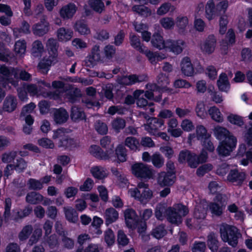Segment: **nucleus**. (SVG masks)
<instances>
[{
	"label": "nucleus",
	"mask_w": 252,
	"mask_h": 252,
	"mask_svg": "<svg viewBox=\"0 0 252 252\" xmlns=\"http://www.w3.org/2000/svg\"><path fill=\"white\" fill-rule=\"evenodd\" d=\"M220 233L223 242L227 243L233 248L237 247L238 239L241 237V234L235 226L222 224L220 226Z\"/></svg>",
	"instance_id": "1"
},
{
	"label": "nucleus",
	"mask_w": 252,
	"mask_h": 252,
	"mask_svg": "<svg viewBox=\"0 0 252 252\" xmlns=\"http://www.w3.org/2000/svg\"><path fill=\"white\" fill-rule=\"evenodd\" d=\"M130 195L145 204L153 197V193L149 188V185L145 182L138 183L137 187L129 190Z\"/></svg>",
	"instance_id": "2"
},
{
	"label": "nucleus",
	"mask_w": 252,
	"mask_h": 252,
	"mask_svg": "<svg viewBox=\"0 0 252 252\" xmlns=\"http://www.w3.org/2000/svg\"><path fill=\"white\" fill-rule=\"evenodd\" d=\"M189 209L181 204L174 205L172 207L166 209V214L168 220L172 223L178 224L182 222V217L187 215Z\"/></svg>",
	"instance_id": "3"
},
{
	"label": "nucleus",
	"mask_w": 252,
	"mask_h": 252,
	"mask_svg": "<svg viewBox=\"0 0 252 252\" xmlns=\"http://www.w3.org/2000/svg\"><path fill=\"white\" fill-rule=\"evenodd\" d=\"M228 197L223 194H218L214 199V202H211L209 206L210 210L213 215L220 216L227 204Z\"/></svg>",
	"instance_id": "4"
},
{
	"label": "nucleus",
	"mask_w": 252,
	"mask_h": 252,
	"mask_svg": "<svg viewBox=\"0 0 252 252\" xmlns=\"http://www.w3.org/2000/svg\"><path fill=\"white\" fill-rule=\"evenodd\" d=\"M104 57L103 56L100 47L98 45H94L91 50L90 54L85 60V65L89 67H94L98 63L104 62Z\"/></svg>",
	"instance_id": "5"
},
{
	"label": "nucleus",
	"mask_w": 252,
	"mask_h": 252,
	"mask_svg": "<svg viewBox=\"0 0 252 252\" xmlns=\"http://www.w3.org/2000/svg\"><path fill=\"white\" fill-rule=\"evenodd\" d=\"M131 169L132 173L136 177L141 179H150L154 174L153 170L149 166L143 163L133 164Z\"/></svg>",
	"instance_id": "6"
},
{
	"label": "nucleus",
	"mask_w": 252,
	"mask_h": 252,
	"mask_svg": "<svg viewBox=\"0 0 252 252\" xmlns=\"http://www.w3.org/2000/svg\"><path fill=\"white\" fill-rule=\"evenodd\" d=\"M237 142L236 138L234 136H229L227 139L223 141L217 148L219 155L223 156L228 155L235 147Z\"/></svg>",
	"instance_id": "7"
},
{
	"label": "nucleus",
	"mask_w": 252,
	"mask_h": 252,
	"mask_svg": "<svg viewBox=\"0 0 252 252\" xmlns=\"http://www.w3.org/2000/svg\"><path fill=\"white\" fill-rule=\"evenodd\" d=\"M178 161L180 163L188 162L191 168H196L198 166V162L196 161V155L188 150H184L180 152Z\"/></svg>",
	"instance_id": "8"
},
{
	"label": "nucleus",
	"mask_w": 252,
	"mask_h": 252,
	"mask_svg": "<svg viewBox=\"0 0 252 252\" xmlns=\"http://www.w3.org/2000/svg\"><path fill=\"white\" fill-rule=\"evenodd\" d=\"M164 121L160 119L153 118L147 124H144L145 129L150 134L155 135L164 127Z\"/></svg>",
	"instance_id": "9"
},
{
	"label": "nucleus",
	"mask_w": 252,
	"mask_h": 252,
	"mask_svg": "<svg viewBox=\"0 0 252 252\" xmlns=\"http://www.w3.org/2000/svg\"><path fill=\"white\" fill-rule=\"evenodd\" d=\"M186 46V43L181 39H169L165 41V48L169 50L175 55L181 54Z\"/></svg>",
	"instance_id": "10"
},
{
	"label": "nucleus",
	"mask_w": 252,
	"mask_h": 252,
	"mask_svg": "<svg viewBox=\"0 0 252 252\" xmlns=\"http://www.w3.org/2000/svg\"><path fill=\"white\" fill-rule=\"evenodd\" d=\"M126 226L130 228H135L138 222L139 218L134 210L128 208L124 212Z\"/></svg>",
	"instance_id": "11"
},
{
	"label": "nucleus",
	"mask_w": 252,
	"mask_h": 252,
	"mask_svg": "<svg viewBox=\"0 0 252 252\" xmlns=\"http://www.w3.org/2000/svg\"><path fill=\"white\" fill-rule=\"evenodd\" d=\"M175 179V172H161L158 174V182L161 186H170L174 184Z\"/></svg>",
	"instance_id": "12"
},
{
	"label": "nucleus",
	"mask_w": 252,
	"mask_h": 252,
	"mask_svg": "<svg viewBox=\"0 0 252 252\" xmlns=\"http://www.w3.org/2000/svg\"><path fill=\"white\" fill-rule=\"evenodd\" d=\"M49 23L45 21V16H43L40 22L33 25L32 27L33 33L38 36L46 34L49 30Z\"/></svg>",
	"instance_id": "13"
},
{
	"label": "nucleus",
	"mask_w": 252,
	"mask_h": 252,
	"mask_svg": "<svg viewBox=\"0 0 252 252\" xmlns=\"http://www.w3.org/2000/svg\"><path fill=\"white\" fill-rule=\"evenodd\" d=\"M245 179V173L236 169L230 170L227 176V180L236 186H241Z\"/></svg>",
	"instance_id": "14"
},
{
	"label": "nucleus",
	"mask_w": 252,
	"mask_h": 252,
	"mask_svg": "<svg viewBox=\"0 0 252 252\" xmlns=\"http://www.w3.org/2000/svg\"><path fill=\"white\" fill-rule=\"evenodd\" d=\"M216 44V37L213 34H210L204 40L201 46V49L203 52L210 54L214 51Z\"/></svg>",
	"instance_id": "15"
},
{
	"label": "nucleus",
	"mask_w": 252,
	"mask_h": 252,
	"mask_svg": "<svg viewBox=\"0 0 252 252\" xmlns=\"http://www.w3.org/2000/svg\"><path fill=\"white\" fill-rule=\"evenodd\" d=\"M89 152L93 156L100 159H108L110 158L113 155V151L111 150L106 151V152H104L97 145H92L90 148Z\"/></svg>",
	"instance_id": "16"
},
{
	"label": "nucleus",
	"mask_w": 252,
	"mask_h": 252,
	"mask_svg": "<svg viewBox=\"0 0 252 252\" xmlns=\"http://www.w3.org/2000/svg\"><path fill=\"white\" fill-rule=\"evenodd\" d=\"M17 103V100L15 96L8 95L4 100L1 111L11 113L16 109Z\"/></svg>",
	"instance_id": "17"
},
{
	"label": "nucleus",
	"mask_w": 252,
	"mask_h": 252,
	"mask_svg": "<svg viewBox=\"0 0 252 252\" xmlns=\"http://www.w3.org/2000/svg\"><path fill=\"white\" fill-rule=\"evenodd\" d=\"M36 84L38 95H41L44 97H49L50 98L53 99H56L58 97L57 94H56L51 92H46L43 90L44 87L48 88H51V85L49 83H47L44 80H40L38 81Z\"/></svg>",
	"instance_id": "18"
},
{
	"label": "nucleus",
	"mask_w": 252,
	"mask_h": 252,
	"mask_svg": "<svg viewBox=\"0 0 252 252\" xmlns=\"http://www.w3.org/2000/svg\"><path fill=\"white\" fill-rule=\"evenodd\" d=\"M69 117V115L67 111L63 108H60L56 109L53 112V120L57 124H63L65 123Z\"/></svg>",
	"instance_id": "19"
},
{
	"label": "nucleus",
	"mask_w": 252,
	"mask_h": 252,
	"mask_svg": "<svg viewBox=\"0 0 252 252\" xmlns=\"http://www.w3.org/2000/svg\"><path fill=\"white\" fill-rule=\"evenodd\" d=\"M180 65L183 74L187 76L193 75L194 70L189 58L188 57L183 58Z\"/></svg>",
	"instance_id": "20"
},
{
	"label": "nucleus",
	"mask_w": 252,
	"mask_h": 252,
	"mask_svg": "<svg viewBox=\"0 0 252 252\" xmlns=\"http://www.w3.org/2000/svg\"><path fill=\"white\" fill-rule=\"evenodd\" d=\"M77 10V7L72 3L63 6L60 11V16L64 19L71 18Z\"/></svg>",
	"instance_id": "21"
},
{
	"label": "nucleus",
	"mask_w": 252,
	"mask_h": 252,
	"mask_svg": "<svg viewBox=\"0 0 252 252\" xmlns=\"http://www.w3.org/2000/svg\"><path fill=\"white\" fill-rule=\"evenodd\" d=\"M175 25L180 33H184L189 25V20L187 16L183 15H178L175 19Z\"/></svg>",
	"instance_id": "22"
},
{
	"label": "nucleus",
	"mask_w": 252,
	"mask_h": 252,
	"mask_svg": "<svg viewBox=\"0 0 252 252\" xmlns=\"http://www.w3.org/2000/svg\"><path fill=\"white\" fill-rule=\"evenodd\" d=\"M129 42L130 45L141 53L145 52V50L147 49L144 44L141 43L139 37L134 33H130Z\"/></svg>",
	"instance_id": "23"
},
{
	"label": "nucleus",
	"mask_w": 252,
	"mask_h": 252,
	"mask_svg": "<svg viewBox=\"0 0 252 252\" xmlns=\"http://www.w3.org/2000/svg\"><path fill=\"white\" fill-rule=\"evenodd\" d=\"M208 248L212 252H217L219 247V241L217 235L214 232H210L207 238Z\"/></svg>",
	"instance_id": "24"
},
{
	"label": "nucleus",
	"mask_w": 252,
	"mask_h": 252,
	"mask_svg": "<svg viewBox=\"0 0 252 252\" xmlns=\"http://www.w3.org/2000/svg\"><path fill=\"white\" fill-rule=\"evenodd\" d=\"M105 223L107 225L116 221L119 217V213L114 208L111 207L107 209L104 214Z\"/></svg>",
	"instance_id": "25"
},
{
	"label": "nucleus",
	"mask_w": 252,
	"mask_h": 252,
	"mask_svg": "<svg viewBox=\"0 0 252 252\" xmlns=\"http://www.w3.org/2000/svg\"><path fill=\"white\" fill-rule=\"evenodd\" d=\"M131 10L135 13L144 18L150 17L153 14L150 8L143 5H134L132 6Z\"/></svg>",
	"instance_id": "26"
},
{
	"label": "nucleus",
	"mask_w": 252,
	"mask_h": 252,
	"mask_svg": "<svg viewBox=\"0 0 252 252\" xmlns=\"http://www.w3.org/2000/svg\"><path fill=\"white\" fill-rule=\"evenodd\" d=\"M58 39L60 41H67L69 40L73 36V32L69 29L64 27L60 28L57 31Z\"/></svg>",
	"instance_id": "27"
},
{
	"label": "nucleus",
	"mask_w": 252,
	"mask_h": 252,
	"mask_svg": "<svg viewBox=\"0 0 252 252\" xmlns=\"http://www.w3.org/2000/svg\"><path fill=\"white\" fill-rule=\"evenodd\" d=\"M58 47L59 44L56 39L51 38L47 40L46 47L51 55L50 57L53 59L55 60V58L57 56Z\"/></svg>",
	"instance_id": "28"
},
{
	"label": "nucleus",
	"mask_w": 252,
	"mask_h": 252,
	"mask_svg": "<svg viewBox=\"0 0 252 252\" xmlns=\"http://www.w3.org/2000/svg\"><path fill=\"white\" fill-rule=\"evenodd\" d=\"M208 205L205 203H199L196 205L194 217L197 220H203L207 215Z\"/></svg>",
	"instance_id": "29"
},
{
	"label": "nucleus",
	"mask_w": 252,
	"mask_h": 252,
	"mask_svg": "<svg viewBox=\"0 0 252 252\" xmlns=\"http://www.w3.org/2000/svg\"><path fill=\"white\" fill-rule=\"evenodd\" d=\"M42 199V195L35 191H32L28 192L26 196V202L33 205L40 203V200Z\"/></svg>",
	"instance_id": "30"
},
{
	"label": "nucleus",
	"mask_w": 252,
	"mask_h": 252,
	"mask_svg": "<svg viewBox=\"0 0 252 252\" xmlns=\"http://www.w3.org/2000/svg\"><path fill=\"white\" fill-rule=\"evenodd\" d=\"M74 28L75 31L81 35H88L91 33V30L87 23L82 20L78 21L74 25Z\"/></svg>",
	"instance_id": "31"
},
{
	"label": "nucleus",
	"mask_w": 252,
	"mask_h": 252,
	"mask_svg": "<svg viewBox=\"0 0 252 252\" xmlns=\"http://www.w3.org/2000/svg\"><path fill=\"white\" fill-rule=\"evenodd\" d=\"M217 85L219 90L222 92H227L230 88L227 75L225 73H222L219 77L217 81Z\"/></svg>",
	"instance_id": "32"
},
{
	"label": "nucleus",
	"mask_w": 252,
	"mask_h": 252,
	"mask_svg": "<svg viewBox=\"0 0 252 252\" xmlns=\"http://www.w3.org/2000/svg\"><path fill=\"white\" fill-rule=\"evenodd\" d=\"M214 131L216 137L220 140H223L224 139V140H226L228 137L233 136L230 134L229 132L227 129L219 126L215 127Z\"/></svg>",
	"instance_id": "33"
},
{
	"label": "nucleus",
	"mask_w": 252,
	"mask_h": 252,
	"mask_svg": "<svg viewBox=\"0 0 252 252\" xmlns=\"http://www.w3.org/2000/svg\"><path fill=\"white\" fill-rule=\"evenodd\" d=\"M70 117L74 122H78L85 119V114L81 109L74 106L71 108Z\"/></svg>",
	"instance_id": "34"
},
{
	"label": "nucleus",
	"mask_w": 252,
	"mask_h": 252,
	"mask_svg": "<svg viewBox=\"0 0 252 252\" xmlns=\"http://www.w3.org/2000/svg\"><path fill=\"white\" fill-rule=\"evenodd\" d=\"M63 211L66 219L72 223H75L78 220V214L72 207H64Z\"/></svg>",
	"instance_id": "35"
},
{
	"label": "nucleus",
	"mask_w": 252,
	"mask_h": 252,
	"mask_svg": "<svg viewBox=\"0 0 252 252\" xmlns=\"http://www.w3.org/2000/svg\"><path fill=\"white\" fill-rule=\"evenodd\" d=\"M151 43L153 47L159 50L165 47V42L164 41L162 37L158 33H155L153 35Z\"/></svg>",
	"instance_id": "36"
},
{
	"label": "nucleus",
	"mask_w": 252,
	"mask_h": 252,
	"mask_svg": "<svg viewBox=\"0 0 252 252\" xmlns=\"http://www.w3.org/2000/svg\"><path fill=\"white\" fill-rule=\"evenodd\" d=\"M55 60V59H53L50 57H49L48 58H44L38 64V69L42 73L46 74L49 70V67Z\"/></svg>",
	"instance_id": "37"
},
{
	"label": "nucleus",
	"mask_w": 252,
	"mask_h": 252,
	"mask_svg": "<svg viewBox=\"0 0 252 252\" xmlns=\"http://www.w3.org/2000/svg\"><path fill=\"white\" fill-rule=\"evenodd\" d=\"M91 172L94 178L99 180L103 179L107 175L106 169L100 166L92 167Z\"/></svg>",
	"instance_id": "38"
},
{
	"label": "nucleus",
	"mask_w": 252,
	"mask_h": 252,
	"mask_svg": "<svg viewBox=\"0 0 252 252\" xmlns=\"http://www.w3.org/2000/svg\"><path fill=\"white\" fill-rule=\"evenodd\" d=\"M208 113L213 120L218 123H221L223 122V116L220 110L217 107H211L208 110Z\"/></svg>",
	"instance_id": "39"
},
{
	"label": "nucleus",
	"mask_w": 252,
	"mask_h": 252,
	"mask_svg": "<svg viewBox=\"0 0 252 252\" xmlns=\"http://www.w3.org/2000/svg\"><path fill=\"white\" fill-rule=\"evenodd\" d=\"M12 70V74L15 78L25 81H29L32 79V75L25 70L16 68Z\"/></svg>",
	"instance_id": "40"
},
{
	"label": "nucleus",
	"mask_w": 252,
	"mask_h": 252,
	"mask_svg": "<svg viewBox=\"0 0 252 252\" xmlns=\"http://www.w3.org/2000/svg\"><path fill=\"white\" fill-rule=\"evenodd\" d=\"M195 111L196 115L201 119H204L207 115L206 105L202 100H199L197 102L195 108Z\"/></svg>",
	"instance_id": "41"
},
{
	"label": "nucleus",
	"mask_w": 252,
	"mask_h": 252,
	"mask_svg": "<svg viewBox=\"0 0 252 252\" xmlns=\"http://www.w3.org/2000/svg\"><path fill=\"white\" fill-rule=\"evenodd\" d=\"M215 6L213 0H209L205 5V16L209 20L214 19L216 15Z\"/></svg>",
	"instance_id": "42"
},
{
	"label": "nucleus",
	"mask_w": 252,
	"mask_h": 252,
	"mask_svg": "<svg viewBox=\"0 0 252 252\" xmlns=\"http://www.w3.org/2000/svg\"><path fill=\"white\" fill-rule=\"evenodd\" d=\"M30 26L29 24L23 21L21 24V27L20 28H14L13 30L14 35L16 37L20 36V33L29 34L30 33Z\"/></svg>",
	"instance_id": "43"
},
{
	"label": "nucleus",
	"mask_w": 252,
	"mask_h": 252,
	"mask_svg": "<svg viewBox=\"0 0 252 252\" xmlns=\"http://www.w3.org/2000/svg\"><path fill=\"white\" fill-rule=\"evenodd\" d=\"M88 3L90 7L97 13H101L105 9L103 0H89Z\"/></svg>",
	"instance_id": "44"
},
{
	"label": "nucleus",
	"mask_w": 252,
	"mask_h": 252,
	"mask_svg": "<svg viewBox=\"0 0 252 252\" xmlns=\"http://www.w3.org/2000/svg\"><path fill=\"white\" fill-rule=\"evenodd\" d=\"M143 93L144 91L137 90L135 91L134 93V97L137 99L136 103L137 106L139 107H145L148 105L151 106L153 105L152 103H148V101L145 98H144L143 96H140V94Z\"/></svg>",
	"instance_id": "45"
},
{
	"label": "nucleus",
	"mask_w": 252,
	"mask_h": 252,
	"mask_svg": "<svg viewBox=\"0 0 252 252\" xmlns=\"http://www.w3.org/2000/svg\"><path fill=\"white\" fill-rule=\"evenodd\" d=\"M125 145L129 148L130 150L136 151L139 147V142L136 138L130 136L126 138L125 140Z\"/></svg>",
	"instance_id": "46"
},
{
	"label": "nucleus",
	"mask_w": 252,
	"mask_h": 252,
	"mask_svg": "<svg viewBox=\"0 0 252 252\" xmlns=\"http://www.w3.org/2000/svg\"><path fill=\"white\" fill-rule=\"evenodd\" d=\"M146 87L148 90L145 92L144 95L148 99L153 98L157 92H161L160 89L155 84H147Z\"/></svg>",
	"instance_id": "47"
},
{
	"label": "nucleus",
	"mask_w": 252,
	"mask_h": 252,
	"mask_svg": "<svg viewBox=\"0 0 252 252\" xmlns=\"http://www.w3.org/2000/svg\"><path fill=\"white\" fill-rule=\"evenodd\" d=\"M27 184L28 189L30 190H39L43 187L41 181L33 178L29 179Z\"/></svg>",
	"instance_id": "48"
},
{
	"label": "nucleus",
	"mask_w": 252,
	"mask_h": 252,
	"mask_svg": "<svg viewBox=\"0 0 252 252\" xmlns=\"http://www.w3.org/2000/svg\"><path fill=\"white\" fill-rule=\"evenodd\" d=\"M151 161L155 167L160 168L164 165V159L160 154L156 153L151 156Z\"/></svg>",
	"instance_id": "49"
},
{
	"label": "nucleus",
	"mask_w": 252,
	"mask_h": 252,
	"mask_svg": "<svg viewBox=\"0 0 252 252\" xmlns=\"http://www.w3.org/2000/svg\"><path fill=\"white\" fill-rule=\"evenodd\" d=\"M33 231L32 225L25 226L18 234V238L20 241L27 240Z\"/></svg>",
	"instance_id": "50"
},
{
	"label": "nucleus",
	"mask_w": 252,
	"mask_h": 252,
	"mask_svg": "<svg viewBox=\"0 0 252 252\" xmlns=\"http://www.w3.org/2000/svg\"><path fill=\"white\" fill-rule=\"evenodd\" d=\"M81 92L80 90L75 88L70 90L66 94L65 98L71 103H74L78 97L81 96Z\"/></svg>",
	"instance_id": "51"
},
{
	"label": "nucleus",
	"mask_w": 252,
	"mask_h": 252,
	"mask_svg": "<svg viewBox=\"0 0 252 252\" xmlns=\"http://www.w3.org/2000/svg\"><path fill=\"white\" fill-rule=\"evenodd\" d=\"M112 128L116 132H119L126 126V121L121 118H117L112 122Z\"/></svg>",
	"instance_id": "52"
},
{
	"label": "nucleus",
	"mask_w": 252,
	"mask_h": 252,
	"mask_svg": "<svg viewBox=\"0 0 252 252\" xmlns=\"http://www.w3.org/2000/svg\"><path fill=\"white\" fill-rule=\"evenodd\" d=\"M12 206L11 199L8 197L5 198L4 202V211L3 212V216L5 221L9 220L11 213V207Z\"/></svg>",
	"instance_id": "53"
},
{
	"label": "nucleus",
	"mask_w": 252,
	"mask_h": 252,
	"mask_svg": "<svg viewBox=\"0 0 252 252\" xmlns=\"http://www.w3.org/2000/svg\"><path fill=\"white\" fill-rule=\"evenodd\" d=\"M26 43L25 40H18L15 44L14 51L17 55L22 56L26 52Z\"/></svg>",
	"instance_id": "54"
},
{
	"label": "nucleus",
	"mask_w": 252,
	"mask_h": 252,
	"mask_svg": "<svg viewBox=\"0 0 252 252\" xmlns=\"http://www.w3.org/2000/svg\"><path fill=\"white\" fill-rule=\"evenodd\" d=\"M175 112L178 118L183 119L190 115L191 109L185 107H178L176 108Z\"/></svg>",
	"instance_id": "55"
},
{
	"label": "nucleus",
	"mask_w": 252,
	"mask_h": 252,
	"mask_svg": "<svg viewBox=\"0 0 252 252\" xmlns=\"http://www.w3.org/2000/svg\"><path fill=\"white\" fill-rule=\"evenodd\" d=\"M196 136L198 140H203L210 137V135L207 133L206 128L202 125L197 126L196 128Z\"/></svg>",
	"instance_id": "56"
},
{
	"label": "nucleus",
	"mask_w": 252,
	"mask_h": 252,
	"mask_svg": "<svg viewBox=\"0 0 252 252\" xmlns=\"http://www.w3.org/2000/svg\"><path fill=\"white\" fill-rule=\"evenodd\" d=\"M15 170L18 173L23 172L28 166V162L23 158L16 159V162L13 164Z\"/></svg>",
	"instance_id": "57"
},
{
	"label": "nucleus",
	"mask_w": 252,
	"mask_h": 252,
	"mask_svg": "<svg viewBox=\"0 0 252 252\" xmlns=\"http://www.w3.org/2000/svg\"><path fill=\"white\" fill-rule=\"evenodd\" d=\"M32 212V208L30 205L25 206L23 209L17 212V216L14 218L15 220L23 219L29 216Z\"/></svg>",
	"instance_id": "58"
},
{
	"label": "nucleus",
	"mask_w": 252,
	"mask_h": 252,
	"mask_svg": "<svg viewBox=\"0 0 252 252\" xmlns=\"http://www.w3.org/2000/svg\"><path fill=\"white\" fill-rule=\"evenodd\" d=\"M116 155L118 160L121 162H124L126 160V149L122 145H119L116 150Z\"/></svg>",
	"instance_id": "59"
},
{
	"label": "nucleus",
	"mask_w": 252,
	"mask_h": 252,
	"mask_svg": "<svg viewBox=\"0 0 252 252\" xmlns=\"http://www.w3.org/2000/svg\"><path fill=\"white\" fill-rule=\"evenodd\" d=\"M159 23L163 28L167 30L172 29L175 25V21L173 19L169 17L161 18Z\"/></svg>",
	"instance_id": "60"
},
{
	"label": "nucleus",
	"mask_w": 252,
	"mask_h": 252,
	"mask_svg": "<svg viewBox=\"0 0 252 252\" xmlns=\"http://www.w3.org/2000/svg\"><path fill=\"white\" fill-rule=\"evenodd\" d=\"M171 8L174 9V7L170 3L164 2L158 8L157 14L159 16L164 15L167 13Z\"/></svg>",
	"instance_id": "61"
},
{
	"label": "nucleus",
	"mask_w": 252,
	"mask_h": 252,
	"mask_svg": "<svg viewBox=\"0 0 252 252\" xmlns=\"http://www.w3.org/2000/svg\"><path fill=\"white\" fill-rule=\"evenodd\" d=\"M44 50V47L42 42L39 40H36L32 43V53L34 56H39Z\"/></svg>",
	"instance_id": "62"
},
{
	"label": "nucleus",
	"mask_w": 252,
	"mask_h": 252,
	"mask_svg": "<svg viewBox=\"0 0 252 252\" xmlns=\"http://www.w3.org/2000/svg\"><path fill=\"white\" fill-rule=\"evenodd\" d=\"M166 233L164 226L159 225L153 230L152 235L157 239H160L163 237Z\"/></svg>",
	"instance_id": "63"
},
{
	"label": "nucleus",
	"mask_w": 252,
	"mask_h": 252,
	"mask_svg": "<svg viewBox=\"0 0 252 252\" xmlns=\"http://www.w3.org/2000/svg\"><path fill=\"white\" fill-rule=\"evenodd\" d=\"M114 86L112 84H107L102 87V93L108 99L112 100L114 95L112 93Z\"/></svg>",
	"instance_id": "64"
}]
</instances>
